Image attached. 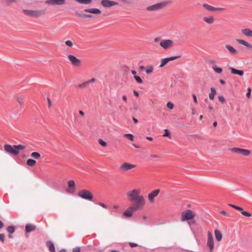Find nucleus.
Instances as JSON below:
<instances>
[{"label":"nucleus","instance_id":"1","mask_svg":"<svg viewBox=\"0 0 252 252\" xmlns=\"http://www.w3.org/2000/svg\"><path fill=\"white\" fill-rule=\"evenodd\" d=\"M141 192L140 189H135L128 191L126 194L129 201L134 202V205L144 208L146 201L143 195L141 194Z\"/></svg>","mask_w":252,"mask_h":252},{"label":"nucleus","instance_id":"2","mask_svg":"<svg viewBox=\"0 0 252 252\" xmlns=\"http://www.w3.org/2000/svg\"><path fill=\"white\" fill-rule=\"evenodd\" d=\"M4 150L7 153L13 155H17L19 153V151L24 150L26 147L22 145H5L4 146Z\"/></svg>","mask_w":252,"mask_h":252},{"label":"nucleus","instance_id":"3","mask_svg":"<svg viewBox=\"0 0 252 252\" xmlns=\"http://www.w3.org/2000/svg\"><path fill=\"white\" fill-rule=\"evenodd\" d=\"M144 208L133 204L128 207L123 213V216L126 218H130L133 214L138 210H142Z\"/></svg>","mask_w":252,"mask_h":252},{"label":"nucleus","instance_id":"4","mask_svg":"<svg viewBox=\"0 0 252 252\" xmlns=\"http://www.w3.org/2000/svg\"><path fill=\"white\" fill-rule=\"evenodd\" d=\"M196 216L195 212L191 210H186L182 212L181 215V220L182 221H185L193 219Z\"/></svg>","mask_w":252,"mask_h":252},{"label":"nucleus","instance_id":"5","mask_svg":"<svg viewBox=\"0 0 252 252\" xmlns=\"http://www.w3.org/2000/svg\"><path fill=\"white\" fill-rule=\"evenodd\" d=\"M168 4L167 1H162L147 7L146 10L149 12L159 10L164 8Z\"/></svg>","mask_w":252,"mask_h":252},{"label":"nucleus","instance_id":"6","mask_svg":"<svg viewBox=\"0 0 252 252\" xmlns=\"http://www.w3.org/2000/svg\"><path fill=\"white\" fill-rule=\"evenodd\" d=\"M23 11L25 15L35 18L39 17L45 14L44 10H32L24 9Z\"/></svg>","mask_w":252,"mask_h":252},{"label":"nucleus","instance_id":"7","mask_svg":"<svg viewBox=\"0 0 252 252\" xmlns=\"http://www.w3.org/2000/svg\"><path fill=\"white\" fill-rule=\"evenodd\" d=\"M202 6L207 11L212 13L223 12L226 10L224 7H214L206 3H203Z\"/></svg>","mask_w":252,"mask_h":252},{"label":"nucleus","instance_id":"8","mask_svg":"<svg viewBox=\"0 0 252 252\" xmlns=\"http://www.w3.org/2000/svg\"><path fill=\"white\" fill-rule=\"evenodd\" d=\"M78 195L80 197L89 201H92L93 199V193L87 189L81 190L78 192Z\"/></svg>","mask_w":252,"mask_h":252},{"label":"nucleus","instance_id":"9","mask_svg":"<svg viewBox=\"0 0 252 252\" xmlns=\"http://www.w3.org/2000/svg\"><path fill=\"white\" fill-rule=\"evenodd\" d=\"M174 45V41L171 39H162L159 43L160 46L165 50L173 48Z\"/></svg>","mask_w":252,"mask_h":252},{"label":"nucleus","instance_id":"10","mask_svg":"<svg viewBox=\"0 0 252 252\" xmlns=\"http://www.w3.org/2000/svg\"><path fill=\"white\" fill-rule=\"evenodd\" d=\"M137 167L135 164H132L127 162H123L119 167V170L121 172H126Z\"/></svg>","mask_w":252,"mask_h":252},{"label":"nucleus","instance_id":"11","mask_svg":"<svg viewBox=\"0 0 252 252\" xmlns=\"http://www.w3.org/2000/svg\"><path fill=\"white\" fill-rule=\"evenodd\" d=\"M230 151L232 153L245 157L249 156L251 154V151L249 150L237 147L231 148Z\"/></svg>","mask_w":252,"mask_h":252},{"label":"nucleus","instance_id":"12","mask_svg":"<svg viewBox=\"0 0 252 252\" xmlns=\"http://www.w3.org/2000/svg\"><path fill=\"white\" fill-rule=\"evenodd\" d=\"M68 59L72 65L76 67L81 66V61L74 55H69L68 56Z\"/></svg>","mask_w":252,"mask_h":252},{"label":"nucleus","instance_id":"13","mask_svg":"<svg viewBox=\"0 0 252 252\" xmlns=\"http://www.w3.org/2000/svg\"><path fill=\"white\" fill-rule=\"evenodd\" d=\"M207 246L209 248L210 252H212L214 250V241L213 235L210 231H208L207 233Z\"/></svg>","mask_w":252,"mask_h":252},{"label":"nucleus","instance_id":"14","mask_svg":"<svg viewBox=\"0 0 252 252\" xmlns=\"http://www.w3.org/2000/svg\"><path fill=\"white\" fill-rule=\"evenodd\" d=\"M45 3L52 6L63 5L65 4V0H47Z\"/></svg>","mask_w":252,"mask_h":252},{"label":"nucleus","instance_id":"15","mask_svg":"<svg viewBox=\"0 0 252 252\" xmlns=\"http://www.w3.org/2000/svg\"><path fill=\"white\" fill-rule=\"evenodd\" d=\"M202 20L206 24L211 25L214 24L215 18L212 15H207L202 17Z\"/></svg>","mask_w":252,"mask_h":252},{"label":"nucleus","instance_id":"16","mask_svg":"<svg viewBox=\"0 0 252 252\" xmlns=\"http://www.w3.org/2000/svg\"><path fill=\"white\" fill-rule=\"evenodd\" d=\"M159 192L160 190L157 189L148 194V199L150 203H153L155 202V198L158 195Z\"/></svg>","mask_w":252,"mask_h":252},{"label":"nucleus","instance_id":"17","mask_svg":"<svg viewBox=\"0 0 252 252\" xmlns=\"http://www.w3.org/2000/svg\"><path fill=\"white\" fill-rule=\"evenodd\" d=\"M179 56H174L169 58H166L164 59H162L160 60V64L159 65V67L162 68L164 66L168 63L170 61L175 60L178 58H179Z\"/></svg>","mask_w":252,"mask_h":252},{"label":"nucleus","instance_id":"18","mask_svg":"<svg viewBox=\"0 0 252 252\" xmlns=\"http://www.w3.org/2000/svg\"><path fill=\"white\" fill-rule=\"evenodd\" d=\"M118 4L117 2L109 0H102L101 1V4L105 7H110Z\"/></svg>","mask_w":252,"mask_h":252},{"label":"nucleus","instance_id":"19","mask_svg":"<svg viewBox=\"0 0 252 252\" xmlns=\"http://www.w3.org/2000/svg\"><path fill=\"white\" fill-rule=\"evenodd\" d=\"M229 205L237 210L241 211V214L245 217H250L252 216L251 214H250V213H249L248 212L243 211V208H242L241 207H239V206H237L236 205L231 204H229Z\"/></svg>","mask_w":252,"mask_h":252},{"label":"nucleus","instance_id":"20","mask_svg":"<svg viewBox=\"0 0 252 252\" xmlns=\"http://www.w3.org/2000/svg\"><path fill=\"white\" fill-rule=\"evenodd\" d=\"M225 47L227 50V51H228L230 55L232 56H236L238 54V50L234 48L231 45L229 44H226Z\"/></svg>","mask_w":252,"mask_h":252},{"label":"nucleus","instance_id":"21","mask_svg":"<svg viewBox=\"0 0 252 252\" xmlns=\"http://www.w3.org/2000/svg\"><path fill=\"white\" fill-rule=\"evenodd\" d=\"M236 41L239 44L243 45L246 47L248 49L252 50V45L247 41L240 39H237Z\"/></svg>","mask_w":252,"mask_h":252},{"label":"nucleus","instance_id":"22","mask_svg":"<svg viewBox=\"0 0 252 252\" xmlns=\"http://www.w3.org/2000/svg\"><path fill=\"white\" fill-rule=\"evenodd\" d=\"M68 186L69 188V189L68 190V192L69 193H73L75 190V184L73 180H69L67 182Z\"/></svg>","mask_w":252,"mask_h":252},{"label":"nucleus","instance_id":"23","mask_svg":"<svg viewBox=\"0 0 252 252\" xmlns=\"http://www.w3.org/2000/svg\"><path fill=\"white\" fill-rule=\"evenodd\" d=\"M241 32L246 37L252 38V31L251 29L248 28L243 29Z\"/></svg>","mask_w":252,"mask_h":252},{"label":"nucleus","instance_id":"24","mask_svg":"<svg viewBox=\"0 0 252 252\" xmlns=\"http://www.w3.org/2000/svg\"><path fill=\"white\" fill-rule=\"evenodd\" d=\"M211 63L213 65L212 69L215 72L218 74H221L222 73V69L221 67L217 66V65L215 64V61L211 62Z\"/></svg>","mask_w":252,"mask_h":252},{"label":"nucleus","instance_id":"25","mask_svg":"<svg viewBox=\"0 0 252 252\" xmlns=\"http://www.w3.org/2000/svg\"><path fill=\"white\" fill-rule=\"evenodd\" d=\"M229 69L230 70L231 73L233 74H237L241 76L244 75V71L243 70H237L231 67H230Z\"/></svg>","mask_w":252,"mask_h":252},{"label":"nucleus","instance_id":"26","mask_svg":"<svg viewBox=\"0 0 252 252\" xmlns=\"http://www.w3.org/2000/svg\"><path fill=\"white\" fill-rule=\"evenodd\" d=\"M85 12L94 13L96 14H99L101 13V11L97 8H90V9H86L84 10Z\"/></svg>","mask_w":252,"mask_h":252},{"label":"nucleus","instance_id":"27","mask_svg":"<svg viewBox=\"0 0 252 252\" xmlns=\"http://www.w3.org/2000/svg\"><path fill=\"white\" fill-rule=\"evenodd\" d=\"M215 236L216 239L217 241L220 242L222 239V233L219 230L216 229L215 230Z\"/></svg>","mask_w":252,"mask_h":252},{"label":"nucleus","instance_id":"28","mask_svg":"<svg viewBox=\"0 0 252 252\" xmlns=\"http://www.w3.org/2000/svg\"><path fill=\"white\" fill-rule=\"evenodd\" d=\"M46 245L50 252H55V248L53 242L51 241H48L46 243Z\"/></svg>","mask_w":252,"mask_h":252},{"label":"nucleus","instance_id":"29","mask_svg":"<svg viewBox=\"0 0 252 252\" xmlns=\"http://www.w3.org/2000/svg\"><path fill=\"white\" fill-rule=\"evenodd\" d=\"M35 226L32 224H27L26 226V231L27 232L29 233L31 231H32L35 229Z\"/></svg>","mask_w":252,"mask_h":252},{"label":"nucleus","instance_id":"30","mask_svg":"<svg viewBox=\"0 0 252 252\" xmlns=\"http://www.w3.org/2000/svg\"><path fill=\"white\" fill-rule=\"evenodd\" d=\"M211 93L209 94V98L211 100H214L215 98V96L216 95L217 92L216 90L214 88H211L210 89Z\"/></svg>","mask_w":252,"mask_h":252},{"label":"nucleus","instance_id":"31","mask_svg":"<svg viewBox=\"0 0 252 252\" xmlns=\"http://www.w3.org/2000/svg\"><path fill=\"white\" fill-rule=\"evenodd\" d=\"M154 70V67L152 65L147 66L145 68V71L147 74L152 73Z\"/></svg>","mask_w":252,"mask_h":252},{"label":"nucleus","instance_id":"32","mask_svg":"<svg viewBox=\"0 0 252 252\" xmlns=\"http://www.w3.org/2000/svg\"><path fill=\"white\" fill-rule=\"evenodd\" d=\"M15 229L16 228L14 226H9L6 228V231L8 233H13Z\"/></svg>","mask_w":252,"mask_h":252},{"label":"nucleus","instance_id":"33","mask_svg":"<svg viewBox=\"0 0 252 252\" xmlns=\"http://www.w3.org/2000/svg\"><path fill=\"white\" fill-rule=\"evenodd\" d=\"M27 164L30 166H33L36 164V161L32 159H29L27 161Z\"/></svg>","mask_w":252,"mask_h":252},{"label":"nucleus","instance_id":"34","mask_svg":"<svg viewBox=\"0 0 252 252\" xmlns=\"http://www.w3.org/2000/svg\"><path fill=\"white\" fill-rule=\"evenodd\" d=\"M31 157L35 158V159H38L40 158L41 157V156H40V154L38 153V152H33L31 154Z\"/></svg>","mask_w":252,"mask_h":252},{"label":"nucleus","instance_id":"35","mask_svg":"<svg viewBox=\"0 0 252 252\" xmlns=\"http://www.w3.org/2000/svg\"><path fill=\"white\" fill-rule=\"evenodd\" d=\"M124 137L127 138L131 141H134V136L131 134H125Z\"/></svg>","mask_w":252,"mask_h":252},{"label":"nucleus","instance_id":"36","mask_svg":"<svg viewBox=\"0 0 252 252\" xmlns=\"http://www.w3.org/2000/svg\"><path fill=\"white\" fill-rule=\"evenodd\" d=\"M89 85V84L88 82L87 81H86L78 85V87L81 89H84L86 88Z\"/></svg>","mask_w":252,"mask_h":252},{"label":"nucleus","instance_id":"37","mask_svg":"<svg viewBox=\"0 0 252 252\" xmlns=\"http://www.w3.org/2000/svg\"><path fill=\"white\" fill-rule=\"evenodd\" d=\"M134 78L137 83L140 84L143 82L142 79L139 76H138L137 75H135V76H134Z\"/></svg>","mask_w":252,"mask_h":252},{"label":"nucleus","instance_id":"38","mask_svg":"<svg viewBox=\"0 0 252 252\" xmlns=\"http://www.w3.org/2000/svg\"><path fill=\"white\" fill-rule=\"evenodd\" d=\"M5 236L4 233H0V241L4 243L5 242Z\"/></svg>","mask_w":252,"mask_h":252},{"label":"nucleus","instance_id":"39","mask_svg":"<svg viewBox=\"0 0 252 252\" xmlns=\"http://www.w3.org/2000/svg\"><path fill=\"white\" fill-rule=\"evenodd\" d=\"M98 143L101 145L103 147H106L107 146V143L105 141H104L102 139H98Z\"/></svg>","mask_w":252,"mask_h":252},{"label":"nucleus","instance_id":"40","mask_svg":"<svg viewBox=\"0 0 252 252\" xmlns=\"http://www.w3.org/2000/svg\"><path fill=\"white\" fill-rule=\"evenodd\" d=\"M164 131L165 133L163 135V136L170 138V132H169V131L168 129H166L164 130Z\"/></svg>","mask_w":252,"mask_h":252},{"label":"nucleus","instance_id":"41","mask_svg":"<svg viewBox=\"0 0 252 252\" xmlns=\"http://www.w3.org/2000/svg\"><path fill=\"white\" fill-rule=\"evenodd\" d=\"M65 44L68 47H71L73 46V43L71 40H67L65 42Z\"/></svg>","mask_w":252,"mask_h":252},{"label":"nucleus","instance_id":"42","mask_svg":"<svg viewBox=\"0 0 252 252\" xmlns=\"http://www.w3.org/2000/svg\"><path fill=\"white\" fill-rule=\"evenodd\" d=\"M166 106L168 108L172 109L174 107V104L171 102H168L166 104Z\"/></svg>","mask_w":252,"mask_h":252},{"label":"nucleus","instance_id":"43","mask_svg":"<svg viewBox=\"0 0 252 252\" xmlns=\"http://www.w3.org/2000/svg\"><path fill=\"white\" fill-rule=\"evenodd\" d=\"M17 101L21 106L23 105L24 104L23 98L21 97H19L17 98Z\"/></svg>","mask_w":252,"mask_h":252},{"label":"nucleus","instance_id":"44","mask_svg":"<svg viewBox=\"0 0 252 252\" xmlns=\"http://www.w3.org/2000/svg\"><path fill=\"white\" fill-rule=\"evenodd\" d=\"M218 99H219V101H220L221 102H222L223 103L225 102V99H224L223 96H222V95L219 96Z\"/></svg>","mask_w":252,"mask_h":252},{"label":"nucleus","instance_id":"45","mask_svg":"<svg viewBox=\"0 0 252 252\" xmlns=\"http://www.w3.org/2000/svg\"><path fill=\"white\" fill-rule=\"evenodd\" d=\"M220 213L221 214H222V215H225V216H227V217H229V216H230V213H229V212H226V211H221L220 212Z\"/></svg>","mask_w":252,"mask_h":252},{"label":"nucleus","instance_id":"46","mask_svg":"<svg viewBox=\"0 0 252 252\" xmlns=\"http://www.w3.org/2000/svg\"><path fill=\"white\" fill-rule=\"evenodd\" d=\"M251 88H248L247 89V93L246 94V96H247V97L249 98L251 96Z\"/></svg>","mask_w":252,"mask_h":252},{"label":"nucleus","instance_id":"47","mask_svg":"<svg viewBox=\"0 0 252 252\" xmlns=\"http://www.w3.org/2000/svg\"><path fill=\"white\" fill-rule=\"evenodd\" d=\"M80 247H76L73 249L72 252H80Z\"/></svg>","mask_w":252,"mask_h":252},{"label":"nucleus","instance_id":"48","mask_svg":"<svg viewBox=\"0 0 252 252\" xmlns=\"http://www.w3.org/2000/svg\"><path fill=\"white\" fill-rule=\"evenodd\" d=\"M192 97H193V99L194 103L195 104H197L198 103V101H197L196 96L195 95V94H193Z\"/></svg>","mask_w":252,"mask_h":252},{"label":"nucleus","instance_id":"49","mask_svg":"<svg viewBox=\"0 0 252 252\" xmlns=\"http://www.w3.org/2000/svg\"><path fill=\"white\" fill-rule=\"evenodd\" d=\"M162 39H160L159 37H156L154 39V42L155 43H160Z\"/></svg>","mask_w":252,"mask_h":252},{"label":"nucleus","instance_id":"50","mask_svg":"<svg viewBox=\"0 0 252 252\" xmlns=\"http://www.w3.org/2000/svg\"><path fill=\"white\" fill-rule=\"evenodd\" d=\"M100 206H101V207H103L104 208H105V209H107L108 207H107V206L102 203H99L98 204Z\"/></svg>","mask_w":252,"mask_h":252},{"label":"nucleus","instance_id":"51","mask_svg":"<svg viewBox=\"0 0 252 252\" xmlns=\"http://www.w3.org/2000/svg\"><path fill=\"white\" fill-rule=\"evenodd\" d=\"M5 1L8 4H11L15 1V0H5Z\"/></svg>","mask_w":252,"mask_h":252},{"label":"nucleus","instance_id":"52","mask_svg":"<svg viewBox=\"0 0 252 252\" xmlns=\"http://www.w3.org/2000/svg\"><path fill=\"white\" fill-rule=\"evenodd\" d=\"M129 245L131 246V247H135L138 246V245L136 243L131 242L129 243Z\"/></svg>","mask_w":252,"mask_h":252},{"label":"nucleus","instance_id":"53","mask_svg":"<svg viewBox=\"0 0 252 252\" xmlns=\"http://www.w3.org/2000/svg\"><path fill=\"white\" fill-rule=\"evenodd\" d=\"M95 81V79L93 78L91 79V80L87 81V82H88V83L89 84L91 83L94 82Z\"/></svg>","mask_w":252,"mask_h":252},{"label":"nucleus","instance_id":"54","mask_svg":"<svg viewBox=\"0 0 252 252\" xmlns=\"http://www.w3.org/2000/svg\"><path fill=\"white\" fill-rule=\"evenodd\" d=\"M151 157L153 158H160V156L158 155H152Z\"/></svg>","mask_w":252,"mask_h":252},{"label":"nucleus","instance_id":"55","mask_svg":"<svg viewBox=\"0 0 252 252\" xmlns=\"http://www.w3.org/2000/svg\"><path fill=\"white\" fill-rule=\"evenodd\" d=\"M4 226V223L1 220H0V229H2Z\"/></svg>","mask_w":252,"mask_h":252},{"label":"nucleus","instance_id":"56","mask_svg":"<svg viewBox=\"0 0 252 252\" xmlns=\"http://www.w3.org/2000/svg\"><path fill=\"white\" fill-rule=\"evenodd\" d=\"M83 16L85 17H87V18H92L93 17V16L90 14H84Z\"/></svg>","mask_w":252,"mask_h":252},{"label":"nucleus","instance_id":"57","mask_svg":"<svg viewBox=\"0 0 252 252\" xmlns=\"http://www.w3.org/2000/svg\"><path fill=\"white\" fill-rule=\"evenodd\" d=\"M192 137L198 138L199 139H201V137L199 135H198V134H194L192 135Z\"/></svg>","mask_w":252,"mask_h":252},{"label":"nucleus","instance_id":"58","mask_svg":"<svg viewBox=\"0 0 252 252\" xmlns=\"http://www.w3.org/2000/svg\"><path fill=\"white\" fill-rule=\"evenodd\" d=\"M79 114H80L81 116H83H83H84V115H85V114H84V112H83V111H82V110H80V111H79Z\"/></svg>","mask_w":252,"mask_h":252},{"label":"nucleus","instance_id":"59","mask_svg":"<svg viewBox=\"0 0 252 252\" xmlns=\"http://www.w3.org/2000/svg\"><path fill=\"white\" fill-rule=\"evenodd\" d=\"M12 234L13 233H8V237L9 238V239H12L13 238V236L12 235Z\"/></svg>","mask_w":252,"mask_h":252},{"label":"nucleus","instance_id":"60","mask_svg":"<svg viewBox=\"0 0 252 252\" xmlns=\"http://www.w3.org/2000/svg\"><path fill=\"white\" fill-rule=\"evenodd\" d=\"M122 98H123V99L125 101H126L127 100V96L126 95H124L123 96H122Z\"/></svg>","mask_w":252,"mask_h":252},{"label":"nucleus","instance_id":"61","mask_svg":"<svg viewBox=\"0 0 252 252\" xmlns=\"http://www.w3.org/2000/svg\"><path fill=\"white\" fill-rule=\"evenodd\" d=\"M133 94L136 96H139V93L136 91H133Z\"/></svg>","mask_w":252,"mask_h":252},{"label":"nucleus","instance_id":"62","mask_svg":"<svg viewBox=\"0 0 252 252\" xmlns=\"http://www.w3.org/2000/svg\"><path fill=\"white\" fill-rule=\"evenodd\" d=\"M131 73H132L133 75H134V76L136 75V71L135 70H132L131 71Z\"/></svg>","mask_w":252,"mask_h":252},{"label":"nucleus","instance_id":"63","mask_svg":"<svg viewBox=\"0 0 252 252\" xmlns=\"http://www.w3.org/2000/svg\"><path fill=\"white\" fill-rule=\"evenodd\" d=\"M220 82L222 84H224L225 83V82L222 79L220 80Z\"/></svg>","mask_w":252,"mask_h":252},{"label":"nucleus","instance_id":"64","mask_svg":"<svg viewBox=\"0 0 252 252\" xmlns=\"http://www.w3.org/2000/svg\"><path fill=\"white\" fill-rule=\"evenodd\" d=\"M59 252H66V251L64 249H63L59 251Z\"/></svg>","mask_w":252,"mask_h":252}]
</instances>
